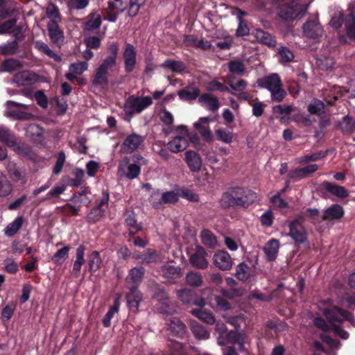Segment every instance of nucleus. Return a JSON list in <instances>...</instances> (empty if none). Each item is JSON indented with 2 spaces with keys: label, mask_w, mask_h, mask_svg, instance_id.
Listing matches in <instances>:
<instances>
[{
  "label": "nucleus",
  "mask_w": 355,
  "mask_h": 355,
  "mask_svg": "<svg viewBox=\"0 0 355 355\" xmlns=\"http://www.w3.org/2000/svg\"><path fill=\"white\" fill-rule=\"evenodd\" d=\"M324 314L328 319L330 326L327 325L324 320L320 318L315 319V325L323 331L331 329L336 335L343 339H347L349 337L348 333L338 327L336 322L340 323L344 320H348L352 324L355 325L354 318L351 313L337 307H334L332 309H325Z\"/></svg>",
  "instance_id": "obj_1"
},
{
  "label": "nucleus",
  "mask_w": 355,
  "mask_h": 355,
  "mask_svg": "<svg viewBox=\"0 0 355 355\" xmlns=\"http://www.w3.org/2000/svg\"><path fill=\"white\" fill-rule=\"evenodd\" d=\"M257 199V195L250 189L234 188L225 193L221 198V205L225 207L241 206L248 207Z\"/></svg>",
  "instance_id": "obj_2"
},
{
  "label": "nucleus",
  "mask_w": 355,
  "mask_h": 355,
  "mask_svg": "<svg viewBox=\"0 0 355 355\" xmlns=\"http://www.w3.org/2000/svg\"><path fill=\"white\" fill-rule=\"evenodd\" d=\"M344 22L347 35L355 39V1L351 2L348 6L346 14H343L338 10L331 17L330 25L334 28H338Z\"/></svg>",
  "instance_id": "obj_3"
},
{
  "label": "nucleus",
  "mask_w": 355,
  "mask_h": 355,
  "mask_svg": "<svg viewBox=\"0 0 355 355\" xmlns=\"http://www.w3.org/2000/svg\"><path fill=\"white\" fill-rule=\"evenodd\" d=\"M257 83L259 87L266 88L270 92L273 101L279 102L286 96V92L282 88L281 78L277 73H272L260 78Z\"/></svg>",
  "instance_id": "obj_4"
},
{
  "label": "nucleus",
  "mask_w": 355,
  "mask_h": 355,
  "mask_svg": "<svg viewBox=\"0 0 355 355\" xmlns=\"http://www.w3.org/2000/svg\"><path fill=\"white\" fill-rule=\"evenodd\" d=\"M311 1L312 0H293L281 8L279 15L285 19L301 18L305 15Z\"/></svg>",
  "instance_id": "obj_5"
},
{
  "label": "nucleus",
  "mask_w": 355,
  "mask_h": 355,
  "mask_svg": "<svg viewBox=\"0 0 355 355\" xmlns=\"http://www.w3.org/2000/svg\"><path fill=\"white\" fill-rule=\"evenodd\" d=\"M216 328L219 333V337L218 338V344L219 345L224 346L228 344H237L240 350L245 349V345L247 342L245 334L237 331L226 333V327L220 323H217Z\"/></svg>",
  "instance_id": "obj_6"
},
{
  "label": "nucleus",
  "mask_w": 355,
  "mask_h": 355,
  "mask_svg": "<svg viewBox=\"0 0 355 355\" xmlns=\"http://www.w3.org/2000/svg\"><path fill=\"white\" fill-rule=\"evenodd\" d=\"M190 137V133L186 125L177 126L174 137L168 142V149L174 153L184 150L189 146Z\"/></svg>",
  "instance_id": "obj_7"
},
{
  "label": "nucleus",
  "mask_w": 355,
  "mask_h": 355,
  "mask_svg": "<svg viewBox=\"0 0 355 355\" xmlns=\"http://www.w3.org/2000/svg\"><path fill=\"white\" fill-rule=\"evenodd\" d=\"M152 104V98L150 96H130L125 102L124 111L127 115H132L141 112L147 107Z\"/></svg>",
  "instance_id": "obj_8"
},
{
  "label": "nucleus",
  "mask_w": 355,
  "mask_h": 355,
  "mask_svg": "<svg viewBox=\"0 0 355 355\" xmlns=\"http://www.w3.org/2000/svg\"><path fill=\"white\" fill-rule=\"evenodd\" d=\"M121 175L129 179L136 178L140 173V166L137 164H130L128 157H124L119 165Z\"/></svg>",
  "instance_id": "obj_9"
},
{
  "label": "nucleus",
  "mask_w": 355,
  "mask_h": 355,
  "mask_svg": "<svg viewBox=\"0 0 355 355\" xmlns=\"http://www.w3.org/2000/svg\"><path fill=\"white\" fill-rule=\"evenodd\" d=\"M213 121L211 117H201L193 123L194 128L201 136L208 142L213 141V135L209 128V123Z\"/></svg>",
  "instance_id": "obj_10"
},
{
  "label": "nucleus",
  "mask_w": 355,
  "mask_h": 355,
  "mask_svg": "<svg viewBox=\"0 0 355 355\" xmlns=\"http://www.w3.org/2000/svg\"><path fill=\"white\" fill-rule=\"evenodd\" d=\"M302 28L304 35L307 37L317 39L323 34V29L317 19L307 21Z\"/></svg>",
  "instance_id": "obj_11"
},
{
  "label": "nucleus",
  "mask_w": 355,
  "mask_h": 355,
  "mask_svg": "<svg viewBox=\"0 0 355 355\" xmlns=\"http://www.w3.org/2000/svg\"><path fill=\"white\" fill-rule=\"evenodd\" d=\"M124 60V67L126 72H131L135 69L137 64L136 50L130 44L125 45L123 53Z\"/></svg>",
  "instance_id": "obj_12"
},
{
  "label": "nucleus",
  "mask_w": 355,
  "mask_h": 355,
  "mask_svg": "<svg viewBox=\"0 0 355 355\" xmlns=\"http://www.w3.org/2000/svg\"><path fill=\"white\" fill-rule=\"evenodd\" d=\"M214 264L222 270H229L232 266V260L230 255L224 250L216 252L213 257Z\"/></svg>",
  "instance_id": "obj_13"
},
{
  "label": "nucleus",
  "mask_w": 355,
  "mask_h": 355,
  "mask_svg": "<svg viewBox=\"0 0 355 355\" xmlns=\"http://www.w3.org/2000/svg\"><path fill=\"white\" fill-rule=\"evenodd\" d=\"M289 228V235L294 241L298 243H303L306 241V234L300 220L296 219L291 221Z\"/></svg>",
  "instance_id": "obj_14"
},
{
  "label": "nucleus",
  "mask_w": 355,
  "mask_h": 355,
  "mask_svg": "<svg viewBox=\"0 0 355 355\" xmlns=\"http://www.w3.org/2000/svg\"><path fill=\"white\" fill-rule=\"evenodd\" d=\"M143 141V138L137 134L128 135L121 145V150L125 153H132Z\"/></svg>",
  "instance_id": "obj_15"
},
{
  "label": "nucleus",
  "mask_w": 355,
  "mask_h": 355,
  "mask_svg": "<svg viewBox=\"0 0 355 355\" xmlns=\"http://www.w3.org/2000/svg\"><path fill=\"white\" fill-rule=\"evenodd\" d=\"M177 295L179 300L184 304H193L199 306H202L205 304V300L202 298L193 300V293L190 289H180L177 291Z\"/></svg>",
  "instance_id": "obj_16"
},
{
  "label": "nucleus",
  "mask_w": 355,
  "mask_h": 355,
  "mask_svg": "<svg viewBox=\"0 0 355 355\" xmlns=\"http://www.w3.org/2000/svg\"><path fill=\"white\" fill-rule=\"evenodd\" d=\"M318 169L317 164H310L305 167L296 168L289 173V178L295 180H299L315 173Z\"/></svg>",
  "instance_id": "obj_17"
},
{
  "label": "nucleus",
  "mask_w": 355,
  "mask_h": 355,
  "mask_svg": "<svg viewBox=\"0 0 355 355\" xmlns=\"http://www.w3.org/2000/svg\"><path fill=\"white\" fill-rule=\"evenodd\" d=\"M207 253L201 247H198L196 252L189 258L190 263L195 267L204 269L207 267L208 262L206 260Z\"/></svg>",
  "instance_id": "obj_18"
},
{
  "label": "nucleus",
  "mask_w": 355,
  "mask_h": 355,
  "mask_svg": "<svg viewBox=\"0 0 355 355\" xmlns=\"http://www.w3.org/2000/svg\"><path fill=\"white\" fill-rule=\"evenodd\" d=\"M185 161L193 172H198L202 167V159L200 155L193 150H189L185 153Z\"/></svg>",
  "instance_id": "obj_19"
},
{
  "label": "nucleus",
  "mask_w": 355,
  "mask_h": 355,
  "mask_svg": "<svg viewBox=\"0 0 355 355\" xmlns=\"http://www.w3.org/2000/svg\"><path fill=\"white\" fill-rule=\"evenodd\" d=\"M17 19L13 18L8 20L0 25V35L13 34L17 39L21 33L20 26L16 25Z\"/></svg>",
  "instance_id": "obj_20"
},
{
  "label": "nucleus",
  "mask_w": 355,
  "mask_h": 355,
  "mask_svg": "<svg viewBox=\"0 0 355 355\" xmlns=\"http://www.w3.org/2000/svg\"><path fill=\"white\" fill-rule=\"evenodd\" d=\"M88 64L87 62H80L71 64L69 67V71L66 73V78L69 80H74L78 76L87 70Z\"/></svg>",
  "instance_id": "obj_21"
},
{
  "label": "nucleus",
  "mask_w": 355,
  "mask_h": 355,
  "mask_svg": "<svg viewBox=\"0 0 355 355\" xmlns=\"http://www.w3.org/2000/svg\"><path fill=\"white\" fill-rule=\"evenodd\" d=\"M47 28L51 42L58 46H60L64 41V34L59 28L58 24L48 23Z\"/></svg>",
  "instance_id": "obj_22"
},
{
  "label": "nucleus",
  "mask_w": 355,
  "mask_h": 355,
  "mask_svg": "<svg viewBox=\"0 0 355 355\" xmlns=\"http://www.w3.org/2000/svg\"><path fill=\"white\" fill-rule=\"evenodd\" d=\"M6 115L14 120L22 118V105L15 101H8Z\"/></svg>",
  "instance_id": "obj_23"
},
{
  "label": "nucleus",
  "mask_w": 355,
  "mask_h": 355,
  "mask_svg": "<svg viewBox=\"0 0 355 355\" xmlns=\"http://www.w3.org/2000/svg\"><path fill=\"white\" fill-rule=\"evenodd\" d=\"M322 187L338 198H344L349 195L347 190L344 187L338 186L329 182H322Z\"/></svg>",
  "instance_id": "obj_24"
},
{
  "label": "nucleus",
  "mask_w": 355,
  "mask_h": 355,
  "mask_svg": "<svg viewBox=\"0 0 355 355\" xmlns=\"http://www.w3.org/2000/svg\"><path fill=\"white\" fill-rule=\"evenodd\" d=\"M0 141L6 143L10 147H13L15 151L20 153L21 148L15 146L16 141L14 135L8 129L1 125H0Z\"/></svg>",
  "instance_id": "obj_25"
},
{
  "label": "nucleus",
  "mask_w": 355,
  "mask_h": 355,
  "mask_svg": "<svg viewBox=\"0 0 355 355\" xmlns=\"http://www.w3.org/2000/svg\"><path fill=\"white\" fill-rule=\"evenodd\" d=\"M344 211L343 207L339 205H333L328 207L323 214V220L338 219L343 216Z\"/></svg>",
  "instance_id": "obj_26"
},
{
  "label": "nucleus",
  "mask_w": 355,
  "mask_h": 355,
  "mask_svg": "<svg viewBox=\"0 0 355 355\" xmlns=\"http://www.w3.org/2000/svg\"><path fill=\"white\" fill-rule=\"evenodd\" d=\"M160 273L167 279H178L181 276V269L180 267L167 264L161 268Z\"/></svg>",
  "instance_id": "obj_27"
},
{
  "label": "nucleus",
  "mask_w": 355,
  "mask_h": 355,
  "mask_svg": "<svg viewBox=\"0 0 355 355\" xmlns=\"http://www.w3.org/2000/svg\"><path fill=\"white\" fill-rule=\"evenodd\" d=\"M201 105L210 110H216L219 107V103L216 98L211 94L202 95L199 98Z\"/></svg>",
  "instance_id": "obj_28"
},
{
  "label": "nucleus",
  "mask_w": 355,
  "mask_h": 355,
  "mask_svg": "<svg viewBox=\"0 0 355 355\" xmlns=\"http://www.w3.org/2000/svg\"><path fill=\"white\" fill-rule=\"evenodd\" d=\"M155 300H156V306L157 309L161 313H170V311L168 310V299L167 293L164 291H161L156 296H155Z\"/></svg>",
  "instance_id": "obj_29"
},
{
  "label": "nucleus",
  "mask_w": 355,
  "mask_h": 355,
  "mask_svg": "<svg viewBox=\"0 0 355 355\" xmlns=\"http://www.w3.org/2000/svg\"><path fill=\"white\" fill-rule=\"evenodd\" d=\"M126 300L130 307L137 309L142 300V296L137 288H132L126 295Z\"/></svg>",
  "instance_id": "obj_30"
},
{
  "label": "nucleus",
  "mask_w": 355,
  "mask_h": 355,
  "mask_svg": "<svg viewBox=\"0 0 355 355\" xmlns=\"http://www.w3.org/2000/svg\"><path fill=\"white\" fill-rule=\"evenodd\" d=\"M279 248V243L277 239H272L267 242L264 247V252L268 259L273 260L276 258Z\"/></svg>",
  "instance_id": "obj_31"
},
{
  "label": "nucleus",
  "mask_w": 355,
  "mask_h": 355,
  "mask_svg": "<svg viewBox=\"0 0 355 355\" xmlns=\"http://www.w3.org/2000/svg\"><path fill=\"white\" fill-rule=\"evenodd\" d=\"M168 329L173 335L180 337L182 336L186 332L185 325L178 318H175L171 320Z\"/></svg>",
  "instance_id": "obj_32"
},
{
  "label": "nucleus",
  "mask_w": 355,
  "mask_h": 355,
  "mask_svg": "<svg viewBox=\"0 0 355 355\" xmlns=\"http://www.w3.org/2000/svg\"><path fill=\"white\" fill-rule=\"evenodd\" d=\"M216 139L225 144H230L233 141L234 134L232 131L224 128H218L215 130Z\"/></svg>",
  "instance_id": "obj_33"
},
{
  "label": "nucleus",
  "mask_w": 355,
  "mask_h": 355,
  "mask_svg": "<svg viewBox=\"0 0 355 355\" xmlns=\"http://www.w3.org/2000/svg\"><path fill=\"white\" fill-rule=\"evenodd\" d=\"M22 225V216H19L15 220L9 223L4 229V234L8 237H12L17 234Z\"/></svg>",
  "instance_id": "obj_34"
},
{
  "label": "nucleus",
  "mask_w": 355,
  "mask_h": 355,
  "mask_svg": "<svg viewBox=\"0 0 355 355\" xmlns=\"http://www.w3.org/2000/svg\"><path fill=\"white\" fill-rule=\"evenodd\" d=\"M198 89L193 87H187L178 92V96L183 101H192L199 95Z\"/></svg>",
  "instance_id": "obj_35"
},
{
  "label": "nucleus",
  "mask_w": 355,
  "mask_h": 355,
  "mask_svg": "<svg viewBox=\"0 0 355 355\" xmlns=\"http://www.w3.org/2000/svg\"><path fill=\"white\" fill-rule=\"evenodd\" d=\"M191 312L193 315L196 316L204 322L210 324L215 322V318L210 311H207L200 308L193 309Z\"/></svg>",
  "instance_id": "obj_36"
},
{
  "label": "nucleus",
  "mask_w": 355,
  "mask_h": 355,
  "mask_svg": "<svg viewBox=\"0 0 355 355\" xmlns=\"http://www.w3.org/2000/svg\"><path fill=\"white\" fill-rule=\"evenodd\" d=\"M46 13L50 20L49 23L59 24L61 21L59 10L53 3H50L48 4Z\"/></svg>",
  "instance_id": "obj_37"
},
{
  "label": "nucleus",
  "mask_w": 355,
  "mask_h": 355,
  "mask_svg": "<svg viewBox=\"0 0 355 355\" xmlns=\"http://www.w3.org/2000/svg\"><path fill=\"white\" fill-rule=\"evenodd\" d=\"M255 37L258 42L267 44L269 46H274L276 44V41L272 35L262 30L256 31Z\"/></svg>",
  "instance_id": "obj_38"
},
{
  "label": "nucleus",
  "mask_w": 355,
  "mask_h": 355,
  "mask_svg": "<svg viewBox=\"0 0 355 355\" xmlns=\"http://www.w3.org/2000/svg\"><path fill=\"white\" fill-rule=\"evenodd\" d=\"M107 72L97 68L92 80L93 85L101 87H105L107 84Z\"/></svg>",
  "instance_id": "obj_39"
},
{
  "label": "nucleus",
  "mask_w": 355,
  "mask_h": 355,
  "mask_svg": "<svg viewBox=\"0 0 355 355\" xmlns=\"http://www.w3.org/2000/svg\"><path fill=\"white\" fill-rule=\"evenodd\" d=\"M35 46L42 53L46 55L49 58H53L54 60L59 62L61 58L60 56L56 55L46 44L42 41H36L35 42Z\"/></svg>",
  "instance_id": "obj_40"
},
{
  "label": "nucleus",
  "mask_w": 355,
  "mask_h": 355,
  "mask_svg": "<svg viewBox=\"0 0 355 355\" xmlns=\"http://www.w3.org/2000/svg\"><path fill=\"white\" fill-rule=\"evenodd\" d=\"M161 67L176 73H180L185 69V65L183 62L173 60H165L162 63Z\"/></svg>",
  "instance_id": "obj_41"
},
{
  "label": "nucleus",
  "mask_w": 355,
  "mask_h": 355,
  "mask_svg": "<svg viewBox=\"0 0 355 355\" xmlns=\"http://www.w3.org/2000/svg\"><path fill=\"white\" fill-rule=\"evenodd\" d=\"M233 296L228 292H223L222 295H217L215 297L216 305L220 310L226 311L231 308V305L227 299L232 298Z\"/></svg>",
  "instance_id": "obj_42"
},
{
  "label": "nucleus",
  "mask_w": 355,
  "mask_h": 355,
  "mask_svg": "<svg viewBox=\"0 0 355 355\" xmlns=\"http://www.w3.org/2000/svg\"><path fill=\"white\" fill-rule=\"evenodd\" d=\"M21 67V63L20 61L15 59H8L3 62L1 71L13 72L20 69Z\"/></svg>",
  "instance_id": "obj_43"
},
{
  "label": "nucleus",
  "mask_w": 355,
  "mask_h": 355,
  "mask_svg": "<svg viewBox=\"0 0 355 355\" xmlns=\"http://www.w3.org/2000/svg\"><path fill=\"white\" fill-rule=\"evenodd\" d=\"M191 329L196 338L206 340L209 337V332L200 324L196 322L191 323Z\"/></svg>",
  "instance_id": "obj_44"
},
{
  "label": "nucleus",
  "mask_w": 355,
  "mask_h": 355,
  "mask_svg": "<svg viewBox=\"0 0 355 355\" xmlns=\"http://www.w3.org/2000/svg\"><path fill=\"white\" fill-rule=\"evenodd\" d=\"M154 198H162L163 204L174 203L179 199L178 195L174 191H168L163 193H156Z\"/></svg>",
  "instance_id": "obj_45"
},
{
  "label": "nucleus",
  "mask_w": 355,
  "mask_h": 355,
  "mask_svg": "<svg viewBox=\"0 0 355 355\" xmlns=\"http://www.w3.org/2000/svg\"><path fill=\"white\" fill-rule=\"evenodd\" d=\"M12 191V187L6 176L0 172V196H6Z\"/></svg>",
  "instance_id": "obj_46"
},
{
  "label": "nucleus",
  "mask_w": 355,
  "mask_h": 355,
  "mask_svg": "<svg viewBox=\"0 0 355 355\" xmlns=\"http://www.w3.org/2000/svg\"><path fill=\"white\" fill-rule=\"evenodd\" d=\"M202 243L210 248H214L217 245L215 236L209 230H205L201 232Z\"/></svg>",
  "instance_id": "obj_47"
},
{
  "label": "nucleus",
  "mask_w": 355,
  "mask_h": 355,
  "mask_svg": "<svg viewBox=\"0 0 355 355\" xmlns=\"http://www.w3.org/2000/svg\"><path fill=\"white\" fill-rule=\"evenodd\" d=\"M235 275L241 281L247 280L250 275L249 267L243 263L239 264L236 268Z\"/></svg>",
  "instance_id": "obj_48"
},
{
  "label": "nucleus",
  "mask_w": 355,
  "mask_h": 355,
  "mask_svg": "<svg viewBox=\"0 0 355 355\" xmlns=\"http://www.w3.org/2000/svg\"><path fill=\"white\" fill-rule=\"evenodd\" d=\"M101 24V18L99 14L93 13L90 15L89 19L86 22L85 27L87 31L98 28Z\"/></svg>",
  "instance_id": "obj_49"
},
{
  "label": "nucleus",
  "mask_w": 355,
  "mask_h": 355,
  "mask_svg": "<svg viewBox=\"0 0 355 355\" xmlns=\"http://www.w3.org/2000/svg\"><path fill=\"white\" fill-rule=\"evenodd\" d=\"M325 156V153L320 152L299 157L296 159V163L300 164H306L312 161H317Z\"/></svg>",
  "instance_id": "obj_50"
},
{
  "label": "nucleus",
  "mask_w": 355,
  "mask_h": 355,
  "mask_svg": "<svg viewBox=\"0 0 355 355\" xmlns=\"http://www.w3.org/2000/svg\"><path fill=\"white\" fill-rule=\"evenodd\" d=\"M187 283L191 286H199L202 282V279L200 273L196 272H189L186 276Z\"/></svg>",
  "instance_id": "obj_51"
},
{
  "label": "nucleus",
  "mask_w": 355,
  "mask_h": 355,
  "mask_svg": "<svg viewBox=\"0 0 355 355\" xmlns=\"http://www.w3.org/2000/svg\"><path fill=\"white\" fill-rule=\"evenodd\" d=\"M18 49L17 40L12 42L0 45V55H9L15 53Z\"/></svg>",
  "instance_id": "obj_52"
},
{
  "label": "nucleus",
  "mask_w": 355,
  "mask_h": 355,
  "mask_svg": "<svg viewBox=\"0 0 355 355\" xmlns=\"http://www.w3.org/2000/svg\"><path fill=\"white\" fill-rule=\"evenodd\" d=\"M101 263V259L98 252L96 251L93 252L89 261V270L91 272H96L100 268Z\"/></svg>",
  "instance_id": "obj_53"
},
{
  "label": "nucleus",
  "mask_w": 355,
  "mask_h": 355,
  "mask_svg": "<svg viewBox=\"0 0 355 355\" xmlns=\"http://www.w3.org/2000/svg\"><path fill=\"white\" fill-rule=\"evenodd\" d=\"M15 8H10L9 3L5 0H0V17L6 18L9 16H13Z\"/></svg>",
  "instance_id": "obj_54"
},
{
  "label": "nucleus",
  "mask_w": 355,
  "mask_h": 355,
  "mask_svg": "<svg viewBox=\"0 0 355 355\" xmlns=\"http://www.w3.org/2000/svg\"><path fill=\"white\" fill-rule=\"evenodd\" d=\"M344 92L349 93V97L355 98V83L350 85V87L349 88V89L347 91L344 90V89H343L340 87H334V90H333V95H334V100H336L338 98V95L343 96Z\"/></svg>",
  "instance_id": "obj_55"
},
{
  "label": "nucleus",
  "mask_w": 355,
  "mask_h": 355,
  "mask_svg": "<svg viewBox=\"0 0 355 355\" xmlns=\"http://www.w3.org/2000/svg\"><path fill=\"white\" fill-rule=\"evenodd\" d=\"M69 248L64 247L59 250L53 257V260L57 263H62L68 257Z\"/></svg>",
  "instance_id": "obj_56"
},
{
  "label": "nucleus",
  "mask_w": 355,
  "mask_h": 355,
  "mask_svg": "<svg viewBox=\"0 0 355 355\" xmlns=\"http://www.w3.org/2000/svg\"><path fill=\"white\" fill-rule=\"evenodd\" d=\"M278 54L282 62H291L294 58L293 53L286 46L280 47L278 51Z\"/></svg>",
  "instance_id": "obj_57"
},
{
  "label": "nucleus",
  "mask_w": 355,
  "mask_h": 355,
  "mask_svg": "<svg viewBox=\"0 0 355 355\" xmlns=\"http://www.w3.org/2000/svg\"><path fill=\"white\" fill-rule=\"evenodd\" d=\"M159 120L166 125H171L173 124L174 119L173 114L168 110L163 109L159 112Z\"/></svg>",
  "instance_id": "obj_58"
},
{
  "label": "nucleus",
  "mask_w": 355,
  "mask_h": 355,
  "mask_svg": "<svg viewBox=\"0 0 355 355\" xmlns=\"http://www.w3.org/2000/svg\"><path fill=\"white\" fill-rule=\"evenodd\" d=\"M144 271L141 268H134L130 271L128 280L133 283H137L141 281L143 277Z\"/></svg>",
  "instance_id": "obj_59"
},
{
  "label": "nucleus",
  "mask_w": 355,
  "mask_h": 355,
  "mask_svg": "<svg viewBox=\"0 0 355 355\" xmlns=\"http://www.w3.org/2000/svg\"><path fill=\"white\" fill-rule=\"evenodd\" d=\"M207 89L209 91H227L230 92V93H232V92L230 91L229 88L227 86L218 82L216 80H213L208 83L207 85Z\"/></svg>",
  "instance_id": "obj_60"
},
{
  "label": "nucleus",
  "mask_w": 355,
  "mask_h": 355,
  "mask_svg": "<svg viewBox=\"0 0 355 355\" xmlns=\"http://www.w3.org/2000/svg\"><path fill=\"white\" fill-rule=\"evenodd\" d=\"M116 61L114 57H106L98 68L108 73V71L116 65Z\"/></svg>",
  "instance_id": "obj_61"
},
{
  "label": "nucleus",
  "mask_w": 355,
  "mask_h": 355,
  "mask_svg": "<svg viewBox=\"0 0 355 355\" xmlns=\"http://www.w3.org/2000/svg\"><path fill=\"white\" fill-rule=\"evenodd\" d=\"M162 259V257L157 252L150 250L145 253L143 258L144 261L147 263L160 261Z\"/></svg>",
  "instance_id": "obj_62"
},
{
  "label": "nucleus",
  "mask_w": 355,
  "mask_h": 355,
  "mask_svg": "<svg viewBox=\"0 0 355 355\" xmlns=\"http://www.w3.org/2000/svg\"><path fill=\"white\" fill-rule=\"evenodd\" d=\"M324 109V103L319 100H314L308 107L311 114H320Z\"/></svg>",
  "instance_id": "obj_63"
},
{
  "label": "nucleus",
  "mask_w": 355,
  "mask_h": 355,
  "mask_svg": "<svg viewBox=\"0 0 355 355\" xmlns=\"http://www.w3.org/2000/svg\"><path fill=\"white\" fill-rule=\"evenodd\" d=\"M125 222L130 234H135L141 230V226L137 224L134 216H129L125 219Z\"/></svg>",
  "instance_id": "obj_64"
}]
</instances>
